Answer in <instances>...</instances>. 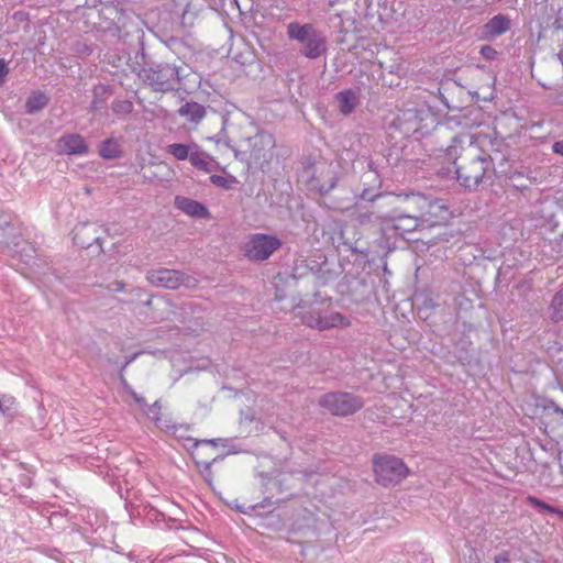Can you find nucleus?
I'll return each instance as SVG.
<instances>
[{
	"instance_id": "f257e3e1",
	"label": "nucleus",
	"mask_w": 563,
	"mask_h": 563,
	"mask_svg": "<svg viewBox=\"0 0 563 563\" xmlns=\"http://www.w3.org/2000/svg\"><path fill=\"white\" fill-rule=\"evenodd\" d=\"M451 143L441 146L448 159L455 165L457 183L470 190L477 189L486 179L495 174L498 177L506 176V159L501 158L498 165L495 158L479 147L474 136L470 133H460L450 136Z\"/></svg>"
},
{
	"instance_id": "f03ea898",
	"label": "nucleus",
	"mask_w": 563,
	"mask_h": 563,
	"mask_svg": "<svg viewBox=\"0 0 563 563\" xmlns=\"http://www.w3.org/2000/svg\"><path fill=\"white\" fill-rule=\"evenodd\" d=\"M358 199L371 203V207L375 210L378 224L382 227L383 231H385L389 225L394 216L397 214V211H399L401 205L419 203L426 201L424 197L419 194H372L368 187L363 188L358 195Z\"/></svg>"
},
{
	"instance_id": "7ed1b4c3",
	"label": "nucleus",
	"mask_w": 563,
	"mask_h": 563,
	"mask_svg": "<svg viewBox=\"0 0 563 563\" xmlns=\"http://www.w3.org/2000/svg\"><path fill=\"white\" fill-rule=\"evenodd\" d=\"M287 34L290 40L301 44L300 52L309 59H317L327 53L328 42L324 33L311 23L291 22L287 26Z\"/></svg>"
},
{
	"instance_id": "20e7f679",
	"label": "nucleus",
	"mask_w": 563,
	"mask_h": 563,
	"mask_svg": "<svg viewBox=\"0 0 563 563\" xmlns=\"http://www.w3.org/2000/svg\"><path fill=\"white\" fill-rule=\"evenodd\" d=\"M140 78L156 92H168L176 90L179 86L178 68L167 63L153 64L150 67H142Z\"/></svg>"
},
{
	"instance_id": "39448f33",
	"label": "nucleus",
	"mask_w": 563,
	"mask_h": 563,
	"mask_svg": "<svg viewBox=\"0 0 563 563\" xmlns=\"http://www.w3.org/2000/svg\"><path fill=\"white\" fill-rule=\"evenodd\" d=\"M283 245V241L266 233L250 234L242 246L244 256L251 262H264L268 260Z\"/></svg>"
},
{
	"instance_id": "423d86ee",
	"label": "nucleus",
	"mask_w": 563,
	"mask_h": 563,
	"mask_svg": "<svg viewBox=\"0 0 563 563\" xmlns=\"http://www.w3.org/2000/svg\"><path fill=\"white\" fill-rule=\"evenodd\" d=\"M298 316L303 324L319 331L350 325L349 319L341 312L325 311L314 305H310L307 310L299 311Z\"/></svg>"
},
{
	"instance_id": "0eeeda50",
	"label": "nucleus",
	"mask_w": 563,
	"mask_h": 563,
	"mask_svg": "<svg viewBox=\"0 0 563 563\" xmlns=\"http://www.w3.org/2000/svg\"><path fill=\"white\" fill-rule=\"evenodd\" d=\"M373 464L376 481L383 486L398 484L409 472L402 460L393 455H375Z\"/></svg>"
},
{
	"instance_id": "6e6552de",
	"label": "nucleus",
	"mask_w": 563,
	"mask_h": 563,
	"mask_svg": "<svg viewBox=\"0 0 563 563\" xmlns=\"http://www.w3.org/2000/svg\"><path fill=\"white\" fill-rule=\"evenodd\" d=\"M319 405L334 416L345 417L358 411L364 406V401L351 393L331 391L321 396Z\"/></svg>"
},
{
	"instance_id": "1a4fd4ad",
	"label": "nucleus",
	"mask_w": 563,
	"mask_h": 563,
	"mask_svg": "<svg viewBox=\"0 0 563 563\" xmlns=\"http://www.w3.org/2000/svg\"><path fill=\"white\" fill-rule=\"evenodd\" d=\"M146 279L155 287L177 289L180 286L195 287L198 280L181 271L169 268L151 269L146 273Z\"/></svg>"
},
{
	"instance_id": "9d476101",
	"label": "nucleus",
	"mask_w": 563,
	"mask_h": 563,
	"mask_svg": "<svg viewBox=\"0 0 563 563\" xmlns=\"http://www.w3.org/2000/svg\"><path fill=\"white\" fill-rule=\"evenodd\" d=\"M415 206H418V203L401 205L399 211L394 216L384 232L388 233L393 231L395 234L402 238L405 234L413 232L419 227V217L421 214V212L416 211Z\"/></svg>"
},
{
	"instance_id": "9b49d317",
	"label": "nucleus",
	"mask_w": 563,
	"mask_h": 563,
	"mask_svg": "<svg viewBox=\"0 0 563 563\" xmlns=\"http://www.w3.org/2000/svg\"><path fill=\"white\" fill-rule=\"evenodd\" d=\"M310 174L308 179V187L311 190L325 195L330 192L336 185L338 177L334 168L331 165L323 164L319 166L313 173L308 169L306 172Z\"/></svg>"
},
{
	"instance_id": "f8f14e48",
	"label": "nucleus",
	"mask_w": 563,
	"mask_h": 563,
	"mask_svg": "<svg viewBox=\"0 0 563 563\" xmlns=\"http://www.w3.org/2000/svg\"><path fill=\"white\" fill-rule=\"evenodd\" d=\"M246 142L250 148V157L256 163L261 161L266 162L275 146L273 135L265 131H258L255 135L249 137Z\"/></svg>"
},
{
	"instance_id": "ddd939ff",
	"label": "nucleus",
	"mask_w": 563,
	"mask_h": 563,
	"mask_svg": "<svg viewBox=\"0 0 563 563\" xmlns=\"http://www.w3.org/2000/svg\"><path fill=\"white\" fill-rule=\"evenodd\" d=\"M99 227L96 223H80L73 231V241L81 249H89L95 243L101 245V236L98 235Z\"/></svg>"
},
{
	"instance_id": "4468645a",
	"label": "nucleus",
	"mask_w": 563,
	"mask_h": 563,
	"mask_svg": "<svg viewBox=\"0 0 563 563\" xmlns=\"http://www.w3.org/2000/svg\"><path fill=\"white\" fill-rule=\"evenodd\" d=\"M58 147L66 155H86L89 146L85 139L78 133L64 134L58 139Z\"/></svg>"
},
{
	"instance_id": "2eb2a0df",
	"label": "nucleus",
	"mask_w": 563,
	"mask_h": 563,
	"mask_svg": "<svg viewBox=\"0 0 563 563\" xmlns=\"http://www.w3.org/2000/svg\"><path fill=\"white\" fill-rule=\"evenodd\" d=\"M511 21L505 14H497L482 26V38L492 41L510 30Z\"/></svg>"
},
{
	"instance_id": "dca6fc26",
	"label": "nucleus",
	"mask_w": 563,
	"mask_h": 563,
	"mask_svg": "<svg viewBox=\"0 0 563 563\" xmlns=\"http://www.w3.org/2000/svg\"><path fill=\"white\" fill-rule=\"evenodd\" d=\"M175 205L179 210L190 217L205 219L209 216V211L205 205L186 197H176Z\"/></svg>"
},
{
	"instance_id": "f3484780",
	"label": "nucleus",
	"mask_w": 563,
	"mask_h": 563,
	"mask_svg": "<svg viewBox=\"0 0 563 563\" xmlns=\"http://www.w3.org/2000/svg\"><path fill=\"white\" fill-rule=\"evenodd\" d=\"M177 113L180 117L186 118L190 123L198 124L203 120L207 111L202 104L195 101H189L183 104L178 109Z\"/></svg>"
},
{
	"instance_id": "a211bd4d",
	"label": "nucleus",
	"mask_w": 563,
	"mask_h": 563,
	"mask_svg": "<svg viewBox=\"0 0 563 563\" xmlns=\"http://www.w3.org/2000/svg\"><path fill=\"white\" fill-rule=\"evenodd\" d=\"M360 199L357 198L355 205L353 206V212L352 216L354 219L361 224H378L377 216L375 214L374 208L371 207V203L368 205H362L360 203Z\"/></svg>"
},
{
	"instance_id": "6ab92c4d",
	"label": "nucleus",
	"mask_w": 563,
	"mask_h": 563,
	"mask_svg": "<svg viewBox=\"0 0 563 563\" xmlns=\"http://www.w3.org/2000/svg\"><path fill=\"white\" fill-rule=\"evenodd\" d=\"M335 99L339 103V111L343 115L351 114L358 104L357 95L352 89H346L338 92Z\"/></svg>"
},
{
	"instance_id": "aec40b11",
	"label": "nucleus",
	"mask_w": 563,
	"mask_h": 563,
	"mask_svg": "<svg viewBox=\"0 0 563 563\" xmlns=\"http://www.w3.org/2000/svg\"><path fill=\"white\" fill-rule=\"evenodd\" d=\"M112 96L110 86L98 84L92 89L90 111H99L106 108L108 99Z\"/></svg>"
},
{
	"instance_id": "412c9836",
	"label": "nucleus",
	"mask_w": 563,
	"mask_h": 563,
	"mask_svg": "<svg viewBox=\"0 0 563 563\" xmlns=\"http://www.w3.org/2000/svg\"><path fill=\"white\" fill-rule=\"evenodd\" d=\"M48 103L47 96L42 91L32 92L25 102V110L27 113H36L44 109Z\"/></svg>"
},
{
	"instance_id": "4be33fe9",
	"label": "nucleus",
	"mask_w": 563,
	"mask_h": 563,
	"mask_svg": "<svg viewBox=\"0 0 563 563\" xmlns=\"http://www.w3.org/2000/svg\"><path fill=\"white\" fill-rule=\"evenodd\" d=\"M194 152L189 158L190 164L203 172H210L211 170V162L210 156L206 152H202L199 150L198 144L194 143Z\"/></svg>"
},
{
	"instance_id": "5701e85b",
	"label": "nucleus",
	"mask_w": 563,
	"mask_h": 563,
	"mask_svg": "<svg viewBox=\"0 0 563 563\" xmlns=\"http://www.w3.org/2000/svg\"><path fill=\"white\" fill-rule=\"evenodd\" d=\"M99 155L104 159H114L121 156V148L113 139L102 141L98 148Z\"/></svg>"
},
{
	"instance_id": "b1692460",
	"label": "nucleus",
	"mask_w": 563,
	"mask_h": 563,
	"mask_svg": "<svg viewBox=\"0 0 563 563\" xmlns=\"http://www.w3.org/2000/svg\"><path fill=\"white\" fill-rule=\"evenodd\" d=\"M194 150V143L190 145L183 143H173L166 146V152L173 155L178 161L189 159Z\"/></svg>"
},
{
	"instance_id": "393cba45",
	"label": "nucleus",
	"mask_w": 563,
	"mask_h": 563,
	"mask_svg": "<svg viewBox=\"0 0 563 563\" xmlns=\"http://www.w3.org/2000/svg\"><path fill=\"white\" fill-rule=\"evenodd\" d=\"M562 307H563V288L559 289L554 294V296L552 297V300L550 302V310H551L550 318L553 322H559L563 319Z\"/></svg>"
},
{
	"instance_id": "a878e982",
	"label": "nucleus",
	"mask_w": 563,
	"mask_h": 563,
	"mask_svg": "<svg viewBox=\"0 0 563 563\" xmlns=\"http://www.w3.org/2000/svg\"><path fill=\"white\" fill-rule=\"evenodd\" d=\"M527 503L539 511H548V512L558 515L560 517H561V515H563L562 509L555 508L534 496H528Z\"/></svg>"
},
{
	"instance_id": "bb28decb",
	"label": "nucleus",
	"mask_w": 563,
	"mask_h": 563,
	"mask_svg": "<svg viewBox=\"0 0 563 563\" xmlns=\"http://www.w3.org/2000/svg\"><path fill=\"white\" fill-rule=\"evenodd\" d=\"M222 456H216L213 457L211 461H200V460H196L195 459V463L197 465V467L199 468L201 475L203 476L205 481L211 485L212 484V478H213V473H212V470H211V465L217 462L219 459H221Z\"/></svg>"
},
{
	"instance_id": "cd10ccee",
	"label": "nucleus",
	"mask_w": 563,
	"mask_h": 563,
	"mask_svg": "<svg viewBox=\"0 0 563 563\" xmlns=\"http://www.w3.org/2000/svg\"><path fill=\"white\" fill-rule=\"evenodd\" d=\"M16 400L12 396L3 395L0 398V412L4 417L12 418L15 415Z\"/></svg>"
},
{
	"instance_id": "c85d7f7f",
	"label": "nucleus",
	"mask_w": 563,
	"mask_h": 563,
	"mask_svg": "<svg viewBox=\"0 0 563 563\" xmlns=\"http://www.w3.org/2000/svg\"><path fill=\"white\" fill-rule=\"evenodd\" d=\"M133 103L130 100H114L112 110L117 114H129L133 111Z\"/></svg>"
},
{
	"instance_id": "c756f323",
	"label": "nucleus",
	"mask_w": 563,
	"mask_h": 563,
	"mask_svg": "<svg viewBox=\"0 0 563 563\" xmlns=\"http://www.w3.org/2000/svg\"><path fill=\"white\" fill-rule=\"evenodd\" d=\"M362 179L364 181V185H371L372 188H379L382 184L379 176L374 170H368L364 173Z\"/></svg>"
},
{
	"instance_id": "7c9ffc66",
	"label": "nucleus",
	"mask_w": 563,
	"mask_h": 563,
	"mask_svg": "<svg viewBox=\"0 0 563 563\" xmlns=\"http://www.w3.org/2000/svg\"><path fill=\"white\" fill-rule=\"evenodd\" d=\"M161 402L159 400H155L153 405L145 407L144 412L150 416L153 420L158 421V415L161 411Z\"/></svg>"
},
{
	"instance_id": "2f4dec72",
	"label": "nucleus",
	"mask_w": 563,
	"mask_h": 563,
	"mask_svg": "<svg viewBox=\"0 0 563 563\" xmlns=\"http://www.w3.org/2000/svg\"><path fill=\"white\" fill-rule=\"evenodd\" d=\"M479 54L487 60L496 59L498 52L490 45H484L481 47Z\"/></svg>"
},
{
	"instance_id": "473e14b6",
	"label": "nucleus",
	"mask_w": 563,
	"mask_h": 563,
	"mask_svg": "<svg viewBox=\"0 0 563 563\" xmlns=\"http://www.w3.org/2000/svg\"><path fill=\"white\" fill-rule=\"evenodd\" d=\"M550 244L552 246V251L554 252L553 256L555 258L563 257V233L560 235L559 239H555Z\"/></svg>"
},
{
	"instance_id": "72a5a7b5",
	"label": "nucleus",
	"mask_w": 563,
	"mask_h": 563,
	"mask_svg": "<svg viewBox=\"0 0 563 563\" xmlns=\"http://www.w3.org/2000/svg\"><path fill=\"white\" fill-rule=\"evenodd\" d=\"M210 181L211 184L220 188L228 189L230 187V181L221 175H212L210 177Z\"/></svg>"
},
{
	"instance_id": "f704fd0d",
	"label": "nucleus",
	"mask_w": 563,
	"mask_h": 563,
	"mask_svg": "<svg viewBox=\"0 0 563 563\" xmlns=\"http://www.w3.org/2000/svg\"><path fill=\"white\" fill-rule=\"evenodd\" d=\"M126 390L142 410H144L145 407H147V402L144 397L137 395L130 386L126 387Z\"/></svg>"
},
{
	"instance_id": "c9c22d12",
	"label": "nucleus",
	"mask_w": 563,
	"mask_h": 563,
	"mask_svg": "<svg viewBox=\"0 0 563 563\" xmlns=\"http://www.w3.org/2000/svg\"><path fill=\"white\" fill-rule=\"evenodd\" d=\"M188 441H191L192 442V446L195 449H197L201 444H210L212 446H217L218 445V441H221V439L197 440V439L189 438Z\"/></svg>"
},
{
	"instance_id": "e433bc0d",
	"label": "nucleus",
	"mask_w": 563,
	"mask_h": 563,
	"mask_svg": "<svg viewBox=\"0 0 563 563\" xmlns=\"http://www.w3.org/2000/svg\"><path fill=\"white\" fill-rule=\"evenodd\" d=\"M9 74V67L4 59H0V84L5 81L7 75Z\"/></svg>"
},
{
	"instance_id": "4c0bfd02",
	"label": "nucleus",
	"mask_w": 563,
	"mask_h": 563,
	"mask_svg": "<svg viewBox=\"0 0 563 563\" xmlns=\"http://www.w3.org/2000/svg\"><path fill=\"white\" fill-rule=\"evenodd\" d=\"M10 216L0 210V231L10 227Z\"/></svg>"
},
{
	"instance_id": "58836bf2",
	"label": "nucleus",
	"mask_w": 563,
	"mask_h": 563,
	"mask_svg": "<svg viewBox=\"0 0 563 563\" xmlns=\"http://www.w3.org/2000/svg\"><path fill=\"white\" fill-rule=\"evenodd\" d=\"M552 151L563 156V139L553 143Z\"/></svg>"
},
{
	"instance_id": "ea45409f",
	"label": "nucleus",
	"mask_w": 563,
	"mask_h": 563,
	"mask_svg": "<svg viewBox=\"0 0 563 563\" xmlns=\"http://www.w3.org/2000/svg\"><path fill=\"white\" fill-rule=\"evenodd\" d=\"M495 563H509V553L503 552L495 558Z\"/></svg>"
},
{
	"instance_id": "a19ab883",
	"label": "nucleus",
	"mask_w": 563,
	"mask_h": 563,
	"mask_svg": "<svg viewBox=\"0 0 563 563\" xmlns=\"http://www.w3.org/2000/svg\"><path fill=\"white\" fill-rule=\"evenodd\" d=\"M141 353L137 352V353H134L132 355H130L129 357H126L125 362L122 364L121 366V371H124L133 361L136 360V357L140 355Z\"/></svg>"
},
{
	"instance_id": "79ce46f5",
	"label": "nucleus",
	"mask_w": 563,
	"mask_h": 563,
	"mask_svg": "<svg viewBox=\"0 0 563 563\" xmlns=\"http://www.w3.org/2000/svg\"><path fill=\"white\" fill-rule=\"evenodd\" d=\"M197 308H198V307H197V306H195V305H192V303H186V305H184V306L181 307V309H183L185 312H187V310H190V311H191V313H195V311H196V309H197Z\"/></svg>"
},
{
	"instance_id": "37998d69",
	"label": "nucleus",
	"mask_w": 563,
	"mask_h": 563,
	"mask_svg": "<svg viewBox=\"0 0 563 563\" xmlns=\"http://www.w3.org/2000/svg\"><path fill=\"white\" fill-rule=\"evenodd\" d=\"M124 286H125V285H124V283H122V282H115V283H114V288H113V290H114V291H122V290L124 289Z\"/></svg>"
},
{
	"instance_id": "c03bdc74",
	"label": "nucleus",
	"mask_w": 563,
	"mask_h": 563,
	"mask_svg": "<svg viewBox=\"0 0 563 563\" xmlns=\"http://www.w3.org/2000/svg\"><path fill=\"white\" fill-rule=\"evenodd\" d=\"M201 327H202V323H200V322H197V321H196L194 325L188 324V325H187V329H188V330H191V331H197V330H198V329H200Z\"/></svg>"
},
{
	"instance_id": "a18cd8bd",
	"label": "nucleus",
	"mask_w": 563,
	"mask_h": 563,
	"mask_svg": "<svg viewBox=\"0 0 563 563\" xmlns=\"http://www.w3.org/2000/svg\"><path fill=\"white\" fill-rule=\"evenodd\" d=\"M278 484V481L277 479H273V478H267V482H265V486H277Z\"/></svg>"
},
{
	"instance_id": "49530a36",
	"label": "nucleus",
	"mask_w": 563,
	"mask_h": 563,
	"mask_svg": "<svg viewBox=\"0 0 563 563\" xmlns=\"http://www.w3.org/2000/svg\"><path fill=\"white\" fill-rule=\"evenodd\" d=\"M542 126V123H533L530 129L533 131L534 129L537 128H541Z\"/></svg>"
},
{
	"instance_id": "de8ad7c7",
	"label": "nucleus",
	"mask_w": 563,
	"mask_h": 563,
	"mask_svg": "<svg viewBox=\"0 0 563 563\" xmlns=\"http://www.w3.org/2000/svg\"><path fill=\"white\" fill-rule=\"evenodd\" d=\"M556 57L561 62V64L563 65V54L562 53H558Z\"/></svg>"
},
{
	"instance_id": "09e8293b",
	"label": "nucleus",
	"mask_w": 563,
	"mask_h": 563,
	"mask_svg": "<svg viewBox=\"0 0 563 563\" xmlns=\"http://www.w3.org/2000/svg\"><path fill=\"white\" fill-rule=\"evenodd\" d=\"M152 302H153V298L151 297V298H148V299L144 302V305L150 307V306L152 305Z\"/></svg>"
},
{
	"instance_id": "8fccbe9b",
	"label": "nucleus",
	"mask_w": 563,
	"mask_h": 563,
	"mask_svg": "<svg viewBox=\"0 0 563 563\" xmlns=\"http://www.w3.org/2000/svg\"><path fill=\"white\" fill-rule=\"evenodd\" d=\"M224 131H225V120L223 121V126H222L220 133L217 135V137H219L220 134L224 133Z\"/></svg>"
},
{
	"instance_id": "3c124183",
	"label": "nucleus",
	"mask_w": 563,
	"mask_h": 563,
	"mask_svg": "<svg viewBox=\"0 0 563 563\" xmlns=\"http://www.w3.org/2000/svg\"><path fill=\"white\" fill-rule=\"evenodd\" d=\"M555 411L560 412L561 415H563V409H561L560 407H555Z\"/></svg>"
},
{
	"instance_id": "603ef678",
	"label": "nucleus",
	"mask_w": 563,
	"mask_h": 563,
	"mask_svg": "<svg viewBox=\"0 0 563 563\" xmlns=\"http://www.w3.org/2000/svg\"><path fill=\"white\" fill-rule=\"evenodd\" d=\"M162 303L166 305V306H170L169 301L167 300H164V299H161Z\"/></svg>"
},
{
	"instance_id": "864d4df0",
	"label": "nucleus",
	"mask_w": 563,
	"mask_h": 563,
	"mask_svg": "<svg viewBox=\"0 0 563 563\" xmlns=\"http://www.w3.org/2000/svg\"><path fill=\"white\" fill-rule=\"evenodd\" d=\"M561 208H563V203H562Z\"/></svg>"
}]
</instances>
